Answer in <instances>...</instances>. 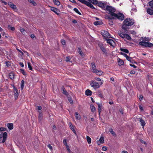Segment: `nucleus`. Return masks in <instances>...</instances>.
Listing matches in <instances>:
<instances>
[{
  "mask_svg": "<svg viewBox=\"0 0 153 153\" xmlns=\"http://www.w3.org/2000/svg\"><path fill=\"white\" fill-rule=\"evenodd\" d=\"M126 59L130 61V62H131V58L128 56H127V57L126 58Z\"/></svg>",
  "mask_w": 153,
  "mask_h": 153,
  "instance_id": "obj_53",
  "label": "nucleus"
},
{
  "mask_svg": "<svg viewBox=\"0 0 153 153\" xmlns=\"http://www.w3.org/2000/svg\"><path fill=\"white\" fill-rule=\"evenodd\" d=\"M98 105V110L101 111L102 105L101 103H97Z\"/></svg>",
  "mask_w": 153,
  "mask_h": 153,
  "instance_id": "obj_38",
  "label": "nucleus"
},
{
  "mask_svg": "<svg viewBox=\"0 0 153 153\" xmlns=\"http://www.w3.org/2000/svg\"><path fill=\"white\" fill-rule=\"evenodd\" d=\"M72 22L73 23H75V24L76 23H77V21L76 20H75V19L73 20L72 21Z\"/></svg>",
  "mask_w": 153,
  "mask_h": 153,
  "instance_id": "obj_63",
  "label": "nucleus"
},
{
  "mask_svg": "<svg viewBox=\"0 0 153 153\" xmlns=\"http://www.w3.org/2000/svg\"><path fill=\"white\" fill-rule=\"evenodd\" d=\"M107 41V43L109 44L111 46H112L113 47H114L115 43L114 41L112 39H109L108 38H106L105 39Z\"/></svg>",
  "mask_w": 153,
  "mask_h": 153,
  "instance_id": "obj_8",
  "label": "nucleus"
},
{
  "mask_svg": "<svg viewBox=\"0 0 153 153\" xmlns=\"http://www.w3.org/2000/svg\"><path fill=\"white\" fill-rule=\"evenodd\" d=\"M7 126L8 129L10 130H12L13 128V123H8L7 125Z\"/></svg>",
  "mask_w": 153,
  "mask_h": 153,
  "instance_id": "obj_21",
  "label": "nucleus"
},
{
  "mask_svg": "<svg viewBox=\"0 0 153 153\" xmlns=\"http://www.w3.org/2000/svg\"><path fill=\"white\" fill-rule=\"evenodd\" d=\"M108 21H109V24L111 25H113V22H112V19H111V21H109V19H108Z\"/></svg>",
  "mask_w": 153,
  "mask_h": 153,
  "instance_id": "obj_56",
  "label": "nucleus"
},
{
  "mask_svg": "<svg viewBox=\"0 0 153 153\" xmlns=\"http://www.w3.org/2000/svg\"><path fill=\"white\" fill-rule=\"evenodd\" d=\"M66 146L67 149L68 150V152L69 153H70L71 152V150L70 149L69 146L68 145V146Z\"/></svg>",
  "mask_w": 153,
  "mask_h": 153,
  "instance_id": "obj_49",
  "label": "nucleus"
},
{
  "mask_svg": "<svg viewBox=\"0 0 153 153\" xmlns=\"http://www.w3.org/2000/svg\"><path fill=\"white\" fill-rule=\"evenodd\" d=\"M149 4L151 7H153V0L150 1L149 2Z\"/></svg>",
  "mask_w": 153,
  "mask_h": 153,
  "instance_id": "obj_39",
  "label": "nucleus"
},
{
  "mask_svg": "<svg viewBox=\"0 0 153 153\" xmlns=\"http://www.w3.org/2000/svg\"><path fill=\"white\" fill-rule=\"evenodd\" d=\"M107 148L105 146H103L102 147V149L103 151H106L107 150Z\"/></svg>",
  "mask_w": 153,
  "mask_h": 153,
  "instance_id": "obj_59",
  "label": "nucleus"
},
{
  "mask_svg": "<svg viewBox=\"0 0 153 153\" xmlns=\"http://www.w3.org/2000/svg\"><path fill=\"white\" fill-rule=\"evenodd\" d=\"M78 1L82 3V4H86V2L87 1L85 0H78Z\"/></svg>",
  "mask_w": 153,
  "mask_h": 153,
  "instance_id": "obj_40",
  "label": "nucleus"
},
{
  "mask_svg": "<svg viewBox=\"0 0 153 153\" xmlns=\"http://www.w3.org/2000/svg\"><path fill=\"white\" fill-rule=\"evenodd\" d=\"M92 91L89 89H87L85 91V94L87 96H91L92 95Z\"/></svg>",
  "mask_w": 153,
  "mask_h": 153,
  "instance_id": "obj_17",
  "label": "nucleus"
},
{
  "mask_svg": "<svg viewBox=\"0 0 153 153\" xmlns=\"http://www.w3.org/2000/svg\"><path fill=\"white\" fill-rule=\"evenodd\" d=\"M134 23V21L130 18L126 19L124 20L123 24L122 26V30L126 32L127 30L128 29V27L133 25Z\"/></svg>",
  "mask_w": 153,
  "mask_h": 153,
  "instance_id": "obj_2",
  "label": "nucleus"
},
{
  "mask_svg": "<svg viewBox=\"0 0 153 153\" xmlns=\"http://www.w3.org/2000/svg\"><path fill=\"white\" fill-rule=\"evenodd\" d=\"M136 11H137V9L136 7H135L131 9V13H132L133 12H136Z\"/></svg>",
  "mask_w": 153,
  "mask_h": 153,
  "instance_id": "obj_45",
  "label": "nucleus"
},
{
  "mask_svg": "<svg viewBox=\"0 0 153 153\" xmlns=\"http://www.w3.org/2000/svg\"><path fill=\"white\" fill-rule=\"evenodd\" d=\"M105 10H106L109 12V13L111 16V17H112L114 15V14L115 13L114 12L115 11L116 9L112 6L108 5L106 6Z\"/></svg>",
  "mask_w": 153,
  "mask_h": 153,
  "instance_id": "obj_4",
  "label": "nucleus"
},
{
  "mask_svg": "<svg viewBox=\"0 0 153 153\" xmlns=\"http://www.w3.org/2000/svg\"><path fill=\"white\" fill-rule=\"evenodd\" d=\"M53 1L55 5L58 6L60 5V3L58 0H53Z\"/></svg>",
  "mask_w": 153,
  "mask_h": 153,
  "instance_id": "obj_25",
  "label": "nucleus"
},
{
  "mask_svg": "<svg viewBox=\"0 0 153 153\" xmlns=\"http://www.w3.org/2000/svg\"><path fill=\"white\" fill-rule=\"evenodd\" d=\"M120 50L121 51L125 52L126 53H129L128 51L126 49L121 48Z\"/></svg>",
  "mask_w": 153,
  "mask_h": 153,
  "instance_id": "obj_36",
  "label": "nucleus"
},
{
  "mask_svg": "<svg viewBox=\"0 0 153 153\" xmlns=\"http://www.w3.org/2000/svg\"><path fill=\"white\" fill-rule=\"evenodd\" d=\"M99 46L101 50L103 52L105 53H106V50L105 48L103 47L102 45H100Z\"/></svg>",
  "mask_w": 153,
  "mask_h": 153,
  "instance_id": "obj_23",
  "label": "nucleus"
},
{
  "mask_svg": "<svg viewBox=\"0 0 153 153\" xmlns=\"http://www.w3.org/2000/svg\"><path fill=\"white\" fill-rule=\"evenodd\" d=\"M125 38H126L127 39L130 40L131 39V37L128 34H126L125 35Z\"/></svg>",
  "mask_w": 153,
  "mask_h": 153,
  "instance_id": "obj_32",
  "label": "nucleus"
},
{
  "mask_svg": "<svg viewBox=\"0 0 153 153\" xmlns=\"http://www.w3.org/2000/svg\"><path fill=\"white\" fill-rule=\"evenodd\" d=\"M21 73L24 75H26V73L25 71L23 69H21Z\"/></svg>",
  "mask_w": 153,
  "mask_h": 153,
  "instance_id": "obj_46",
  "label": "nucleus"
},
{
  "mask_svg": "<svg viewBox=\"0 0 153 153\" xmlns=\"http://www.w3.org/2000/svg\"><path fill=\"white\" fill-rule=\"evenodd\" d=\"M85 5L92 9H95V8L93 5L91 3L87 1Z\"/></svg>",
  "mask_w": 153,
  "mask_h": 153,
  "instance_id": "obj_16",
  "label": "nucleus"
},
{
  "mask_svg": "<svg viewBox=\"0 0 153 153\" xmlns=\"http://www.w3.org/2000/svg\"><path fill=\"white\" fill-rule=\"evenodd\" d=\"M130 65L131 67H133L134 68H136L137 67L134 65L130 64Z\"/></svg>",
  "mask_w": 153,
  "mask_h": 153,
  "instance_id": "obj_61",
  "label": "nucleus"
},
{
  "mask_svg": "<svg viewBox=\"0 0 153 153\" xmlns=\"http://www.w3.org/2000/svg\"><path fill=\"white\" fill-rule=\"evenodd\" d=\"M119 35L121 37L123 38H124L125 36V35L126 33H123L121 31H119L118 32Z\"/></svg>",
  "mask_w": 153,
  "mask_h": 153,
  "instance_id": "obj_19",
  "label": "nucleus"
},
{
  "mask_svg": "<svg viewBox=\"0 0 153 153\" xmlns=\"http://www.w3.org/2000/svg\"><path fill=\"white\" fill-rule=\"evenodd\" d=\"M25 86V81L24 80H22L21 83V89L22 90Z\"/></svg>",
  "mask_w": 153,
  "mask_h": 153,
  "instance_id": "obj_24",
  "label": "nucleus"
},
{
  "mask_svg": "<svg viewBox=\"0 0 153 153\" xmlns=\"http://www.w3.org/2000/svg\"><path fill=\"white\" fill-rule=\"evenodd\" d=\"M141 39L139 42V44L141 46L145 47L150 48L153 46V44L148 42L150 39L146 37H142Z\"/></svg>",
  "mask_w": 153,
  "mask_h": 153,
  "instance_id": "obj_1",
  "label": "nucleus"
},
{
  "mask_svg": "<svg viewBox=\"0 0 153 153\" xmlns=\"http://www.w3.org/2000/svg\"><path fill=\"white\" fill-rule=\"evenodd\" d=\"M69 125L70 128L73 131L74 133L76 134V131L75 130L74 128V127L72 125L71 123H69Z\"/></svg>",
  "mask_w": 153,
  "mask_h": 153,
  "instance_id": "obj_22",
  "label": "nucleus"
},
{
  "mask_svg": "<svg viewBox=\"0 0 153 153\" xmlns=\"http://www.w3.org/2000/svg\"><path fill=\"white\" fill-rule=\"evenodd\" d=\"M19 64H20V66H21V67H24V65L23 64V63H22V62H20L19 63Z\"/></svg>",
  "mask_w": 153,
  "mask_h": 153,
  "instance_id": "obj_62",
  "label": "nucleus"
},
{
  "mask_svg": "<svg viewBox=\"0 0 153 153\" xmlns=\"http://www.w3.org/2000/svg\"><path fill=\"white\" fill-rule=\"evenodd\" d=\"M0 1L2 3H4L5 5H6L7 4V3L6 2L4 1L0 0Z\"/></svg>",
  "mask_w": 153,
  "mask_h": 153,
  "instance_id": "obj_55",
  "label": "nucleus"
},
{
  "mask_svg": "<svg viewBox=\"0 0 153 153\" xmlns=\"http://www.w3.org/2000/svg\"><path fill=\"white\" fill-rule=\"evenodd\" d=\"M63 143L65 145V146H68L67 143V140L66 139H64L63 140Z\"/></svg>",
  "mask_w": 153,
  "mask_h": 153,
  "instance_id": "obj_43",
  "label": "nucleus"
},
{
  "mask_svg": "<svg viewBox=\"0 0 153 153\" xmlns=\"http://www.w3.org/2000/svg\"><path fill=\"white\" fill-rule=\"evenodd\" d=\"M13 88L14 89L13 92L15 94V98L16 100L17 99L19 96V93L17 88L14 86H13Z\"/></svg>",
  "mask_w": 153,
  "mask_h": 153,
  "instance_id": "obj_12",
  "label": "nucleus"
},
{
  "mask_svg": "<svg viewBox=\"0 0 153 153\" xmlns=\"http://www.w3.org/2000/svg\"><path fill=\"white\" fill-rule=\"evenodd\" d=\"M109 131L113 136H115L116 135V134L115 132L113 131V130L112 128H110L109 129Z\"/></svg>",
  "mask_w": 153,
  "mask_h": 153,
  "instance_id": "obj_30",
  "label": "nucleus"
},
{
  "mask_svg": "<svg viewBox=\"0 0 153 153\" xmlns=\"http://www.w3.org/2000/svg\"><path fill=\"white\" fill-rule=\"evenodd\" d=\"M9 6L13 9V10L16 11H17L18 10L17 8L16 5L13 4L11 2H9L8 3Z\"/></svg>",
  "mask_w": 153,
  "mask_h": 153,
  "instance_id": "obj_11",
  "label": "nucleus"
},
{
  "mask_svg": "<svg viewBox=\"0 0 153 153\" xmlns=\"http://www.w3.org/2000/svg\"><path fill=\"white\" fill-rule=\"evenodd\" d=\"M135 71L134 70H132L130 71V73L131 74H135Z\"/></svg>",
  "mask_w": 153,
  "mask_h": 153,
  "instance_id": "obj_50",
  "label": "nucleus"
},
{
  "mask_svg": "<svg viewBox=\"0 0 153 153\" xmlns=\"http://www.w3.org/2000/svg\"><path fill=\"white\" fill-rule=\"evenodd\" d=\"M42 114L40 113L39 114V120H40V121H41L42 119Z\"/></svg>",
  "mask_w": 153,
  "mask_h": 153,
  "instance_id": "obj_52",
  "label": "nucleus"
},
{
  "mask_svg": "<svg viewBox=\"0 0 153 153\" xmlns=\"http://www.w3.org/2000/svg\"><path fill=\"white\" fill-rule=\"evenodd\" d=\"M9 76L10 78L11 79H14V74L13 73H10L9 74Z\"/></svg>",
  "mask_w": 153,
  "mask_h": 153,
  "instance_id": "obj_27",
  "label": "nucleus"
},
{
  "mask_svg": "<svg viewBox=\"0 0 153 153\" xmlns=\"http://www.w3.org/2000/svg\"><path fill=\"white\" fill-rule=\"evenodd\" d=\"M2 138L3 139L1 142L4 143L5 142L7 138V134L6 132L0 131V139Z\"/></svg>",
  "mask_w": 153,
  "mask_h": 153,
  "instance_id": "obj_6",
  "label": "nucleus"
},
{
  "mask_svg": "<svg viewBox=\"0 0 153 153\" xmlns=\"http://www.w3.org/2000/svg\"><path fill=\"white\" fill-rule=\"evenodd\" d=\"M62 93L66 95H68V93L65 91V88H62Z\"/></svg>",
  "mask_w": 153,
  "mask_h": 153,
  "instance_id": "obj_33",
  "label": "nucleus"
},
{
  "mask_svg": "<svg viewBox=\"0 0 153 153\" xmlns=\"http://www.w3.org/2000/svg\"><path fill=\"white\" fill-rule=\"evenodd\" d=\"M147 13L150 15H153V7H148L147 9Z\"/></svg>",
  "mask_w": 153,
  "mask_h": 153,
  "instance_id": "obj_13",
  "label": "nucleus"
},
{
  "mask_svg": "<svg viewBox=\"0 0 153 153\" xmlns=\"http://www.w3.org/2000/svg\"><path fill=\"white\" fill-rule=\"evenodd\" d=\"M29 2L32 3L34 6L36 5V3L33 0H28Z\"/></svg>",
  "mask_w": 153,
  "mask_h": 153,
  "instance_id": "obj_41",
  "label": "nucleus"
},
{
  "mask_svg": "<svg viewBox=\"0 0 153 153\" xmlns=\"http://www.w3.org/2000/svg\"><path fill=\"white\" fill-rule=\"evenodd\" d=\"M68 100L70 102V103H71L73 102V101L72 100L71 98H69L68 99Z\"/></svg>",
  "mask_w": 153,
  "mask_h": 153,
  "instance_id": "obj_58",
  "label": "nucleus"
},
{
  "mask_svg": "<svg viewBox=\"0 0 153 153\" xmlns=\"http://www.w3.org/2000/svg\"><path fill=\"white\" fill-rule=\"evenodd\" d=\"M114 14V15L112 17H111L108 15H106L105 16V18L106 19H109V21H111V19H117L119 20H123L124 18V15L122 13H115Z\"/></svg>",
  "mask_w": 153,
  "mask_h": 153,
  "instance_id": "obj_3",
  "label": "nucleus"
},
{
  "mask_svg": "<svg viewBox=\"0 0 153 153\" xmlns=\"http://www.w3.org/2000/svg\"><path fill=\"white\" fill-rule=\"evenodd\" d=\"M139 99L140 100H143V96L142 95H140L138 97Z\"/></svg>",
  "mask_w": 153,
  "mask_h": 153,
  "instance_id": "obj_47",
  "label": "nucleus"
},
{
  "mask_svg": "<svg viewBox=\"0 0 153 153\" xmlns=\"http://www.w3.org/2000/svg\"><path fill=\"white\" fill-rule=\"evenodd\" d=\"M117 60L118 64L119 65L121 66L123 65L124 62L123 60L119 58L117 59Z\"/></svg>",
  "mask_w": 153,
  "mask_h": 153,
  "instance_id": "obj_18",
  "label": "nucleus"
},
{
  "mask_svg": "<svg viewBox=\"0 0 153 153\" xmlns=\"http://www.w3.org/2000/svg\"><path fill=\"white\" fill-rule=\"evenodd\" d=\"M98 5L99 7H101L102 9L105 10L106 7L105 4L102 1H100L98 2Z\"/></svg>",
  "mask_w": 153,
  "mask_h": 153,
  "instance_id": "obj_9",
  "label": "nucleus"
},
{
  "mask_svg": "<svg viewBox=\"0 0 153 153\" xmlns=\"http://www.w3.org/2000/svg\"><path fill=\"white\" fill-rule=\"evenodd\" d=\"M104 137H101L99 140V141H100V143H104Z\"/></svg>",
  "mask_w": 153,
  "mask_h": 153,
  "instance_id": "obj_29",
  "label": "nucleus"
},
{
  "mask_svg": "<svg viewBox=\"0 0 153 153\" xmlns=\"http://www.w3.org/2000/svg\"><path fill=\"white\" fill-rule=\"evenodd\" d=\"M91 66L93 72L94 73V72L97 70L95 63L94 62H92L91 63Z\"/></svg>",
  "mask_w": 153,
  "mask_h": 153,
  "instance_id": "obj_15",
  "label": "nucleus"
},
{
  "mask_svg": "<svg viewBox=\"0 0 153 153\" xmlns=\"http://www.w3.org/2000/svg\"><path fill=\"white\" fill-rule=\"evenodd\" d=\"M27 64L29 69L30 70H32V68L31 65L30 63V62H28Z\"/></svg>",
  "mask_w": 153,
  "mask_h": 153,
  "instance_id": "obj_42",
  "label": "nucleus"
},
{
  "mask_svg": "<svg viewBox=\"0 0 153 153\" xmlns=\"http://www.w3.org/2000/svg\"><path fill=\"white\" fill-rule=\"evenodd\" d=\"M74 11L76 13H77L79 15H81V13L79 11V10H78V9L76 8H74Z\"/></svg>",
  "mask_w": 153,
  "mask_h": 153,
  "instance_id": "obj_34",
  "label": "nucleus"
},
{
  "mask_svg": "<svg viewBox=\"0 0 153 153\" xmlns=\"http://www.w3.org/2000/svg\"><path fill=\"white\" fill-rule=\"evenodd\" d=\"M95 79L98 81H100L101 82V81H103V80H101V79L99 78L96 77L95 78Z\"/></svg>",
  "mask_w": 153,
  "mask_h": 153,
  "instance_id": "obj_48",
  "label": "nucleus"
},
{
  "mask_svg": "<svg viewBox=\"0 0 153 153\" xmlns=\"http://www.w3.org/2000/svg\"><path fill=\"white\" fill-rule=\"evenodd\" d=\"M103 82V81H101V82H99L92 81L91 83V85L92 87L95 89H96L99 88L100 86L102 84Z\"/></svg>",
  "mask_w": 153,
  "mask_h": 153,
  "instance_id": "obj_5",
  "label": "nucleus"
},
{
  "mask_svg": "<svg viewBox=\"0 0 153 153\" xmlns=\"http://www.w3.org/2000/svg\"><path fill=\"white\" fill-rule=\"evenodd\" d=\"M78 53H79V54L81 56H83V53H82V51L80 48H78Z\"/></svg>",
  "mask_w": 153,
  "mask_h": 153,
  "instance_id": "obj_37",
  "label": "nucleus"
},
{
  "mask_svg": "<svg viewBox=\"0 0 153 153\" xmlns=\"http://www.w3.org/2000/svg\"><path fill=\"white\" fill-rule=\"evenodd\" d=\"M69 0L70 1L73 3H74L75 4L76 3V1L74 0Z\"/></svg>",
  "mask_w": 153,
  "mask_h": 153,
  "instance_id": "obj_64",
  "label": "nucleus"
},
{
  "mask_svg": "<svg viewBox=\"0 0 153 153\" xmlns=\"http://www.w3.org/2000/svg\"><path fill=\"white\" fill-rule=\"evenodd\" d=\"M20 31L22 34H24V33L25 30L23 28H21L20 29Z\"/></svg>",
  "mask_w": 153,
  "mask_h": 153,
  "instance_id": "obj_57",
  "label": "nucleus"
},
{
  "mask_svg": "<svg viewBox=\"0 0 153 153\" xmlns=\"http://www.w3.org/2000/svg\"><path fill=\"white\" fill-rule=\"evenodd\" d=\"M140 121L141 123V125L142 126H143V127L145 126V123L144 121L142 119L140 118Z\"/></svg>",
  "mask_w": 153,
  "mask_h": 153,
  "instance_id": "obj_26",
  "label": "nucleus"
},
{
  "mask_svg": "<svg viewBox=\"0 0 153 153\" xmlns=\"http://www.w3.org/2000/svg\"><path fill=\"white\" fill-rule=\"evenodd\" d=\"M70 60V58L69 57H67L66 59V60L67 62L69 61Z\"/></svg>",
  "mask_w": 153,
  "mask_h": 153,
  "instance_id": "obj_60",
  "label": "nucleus"
},
{
  "mask_svg": "<svg viewBox=\"0 0 153 153\" xmlns=\"http://www.w3.org/2000/svg\"><path fill=\"white\" fill-rule=\"evenodd\" d=\"M61 42L62 44L63 45H65V40H64V39L61 40Z\"/></svg>",
  "mask_w": 153,
  "mask_h": 153,
  "instance_id": "obj_51",
  "label": "nucleus"
},
{
  "mask_svg": "<svg viewBox=\"0 0 153 153\" xmlns=\"http://www.w3.org/2000/svg\"><path fill=\"white\" fill-rule=\"evenodd\" d=\"M76 119L77 120H80L81 119V116L77 112L75 113Z\"/></svg>",
  "mask_w": 153,
  "mask_h": 153,
  "instance_id": "obj_28",
  "label": "nucleus"
},
{
  "mask_svg": "<svg viewBox=\"0 0 153 153\" xmlns=\"http://www.w3.org/2000/svg\"><path fill=\"white\" fill-rule=\"evenodd\" d=\"M48 146L51 150H52V147L51 144H48Z\"/></svg>",
  "mask_w": 153,
  "mask_h": 153,
  "instance_id": "obj_54",
  "label": "nucleus"
},
{
  "mask_svg": "<svg viewBox=\"0 0 153 153\" xmlns=\"http://www.w3.org/2000/svg\"><path fill=\"white\" fill-rule=\"evenodd\" d=\"M90 108L92 112H94L95 111L96 109L94 105H91Z\"/></svg>",
  "mask_w": 153,
  "mask_h": 153,
  "instance_id": "obj_31",
  "label": "nucleus"
},
{
  "mask_svg": "<svg viewBox=\"0 0 153 153\" xmlns=\"http://www.w3.org/2000/svg\"><path fill=\"white\" fill-rule=\"evenodd\" d=\"M87 140L88 144H90L91 143V139L88 136L86 137Z\"/></svg>",
  "mask_w": 153,
  "mask_h": 153,
  "instance_id": "obj_35",
  "label": "nucleus"
},
{
  "mask_svg": "<svg viewBox=\"0 0 153 153\" xmlns=\"http://www.w3.org/2000/svg\"><path fill=\"white\" fill-rule=\"evenodd\" d=\"M49 7L51 8V11H52L54 12L57 15H59L60 13V11L59 9H57V8H55V7H52L51 6H49Z\"/></svg>",
  "mask_w": 153,
  "mask_h": 153,
  "instance_id": "obj_10",
  "label": "nucleus"
},
{
  "mask_svg": "<svg viewBox=\"0 0 153 153\" xmlns=\"http://www.w3.org/2000/svg\"><path fill=\"white\" fill-rule=\"evenodd\" d=\"M94 73H95L98 76H101L104 73L101 70H99L97 69Z\"/></svg>",
  "mask_w": 153,
  "mask_h": 153,
  "instance_id": "obj_14",
  "label": "nucleus"
},
{
  "mask_svg": "<svg viewBox=\"0 0 153 153\" xmlns=\"http://www.w3.org/2000/svg\"><path fill=\"white\" fill-rule=\"evenodd\" d=\"M6 128H4V127H1L0 128V131L3 132V131H6Z\"/></svg>",
  "mask_w": 153,
  "mask_h": 153,
  "instance_id": "obj_44",
  "label": "nucleus"
},
{
  "mask_svg": "<svg viewBox=\"0 0 153 153\" xmlns=\"http://www.w3.org/2000/svg\"><path fill=\"white\" fill-rule=\"evenodd\" d=\"M101 33L102 35L104 37V38H112L110 34L106 31L102 30Z\"/></svg>",
  "mask_w": 153,
  "mask_h": 153,
  "instance_id": "obj_7",
  "label": "nucleus"
},
{
  "mask_svg": "<svg viewBox=\"0 0 153 153\" xmlns=\"http://www.w3.org/2000/svg\"><path fill=\"white\" fill-rule=\"evenodd\" d=\"M102 24V22L101 21H98L94 22V24L95 25H100Z\"/></svg>",
  "mask_w": 153,
  "mask_h": 153,
  "instance_id": "obj_20",
  "label": "nucleus"
}]
</instances>
